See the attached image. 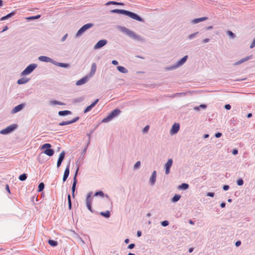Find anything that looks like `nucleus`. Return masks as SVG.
<instances>
[{"instance_id":"nucleus-29","label":"nucleus","mask_w":255,"mask_h":255,"mask_svg":"<svg viewBox=\"0 0 255 255\" xmlns=\"http://www.w3.org/2000/svg\"><path fill=\"white\" fill-rule=\"evenodd\" d=\"M94 196H99L102 197L105 196L106 198H109V195H108L107 194H106L105 195L104 192L102 191H99L95 192V193L94 194Z\"/></svg>"},{"instance_id":"nucleus-53","label":"nucleus","mask_w":255,"mask_h":255,"mask_svg":"<svg viewBox=\"0 0 255 255\" xmlns=\"http://www.w3.org/2000/svg\"><path fill=\"white\" fill-rule=\"evenodd\" d=\"M135 247V244H130L128 246V249H132Z\"/></svg>"},{"instance_id":"nucleus-15","label":"nucleus","mask_w":255,"mask_h":255,"mask_svg":"<svg viewBox=\"0 0 255 255\" xmlns=\"http://www.w3.org/2000/svg\"><path fill=\"white\" fill-rule=\"evenodd\" d=\"M65 154V151H64V150L62 151L60 153L58 160H57V168H59L61 166V163L64 159Z\"/></svg>"},{"instance_id":"nucleus-45","label":"nucleus","mask_w":255,"mask_h":255,"mask_svg":"<svg viewBox=\"0 0 255 255\" xmlns=\"http://www.w3.org/2000/svg\"><path fill=\"white\" fill-rule=\"evenodd\" d=\"M141 163L140 161H137L133 165V169L134 170L138 168L140 166Z\"/></svg>"},{"instance_id":"nucleus-11","label":"nucleus","mask_w":255,"mask_h":255,"mask_svg":"<svg viewBox=\"0 0 255 255\" xmlns=\"http://www.w3.org/2000/svg\"><path fill=\"white\" fill-rule=\"evenodd\" d=\"M107 43V40L106 39H102L99 40L94 46V49H98L104 46Z\"/></svg>"},{"instance_id":"nucleus-7","label":"nucleus","mask_w":255,"mask_h":255,"mask_svg":"<svg viewBox=\"0 0 255 255\" xmlns=\"http://www.w3.org/2000/svg\"><path fill=\"white\" fill-rule=\"evenodd\" d=\"M17 128V125L16 124L10 125L6 128L1 130L0 131V133L3 135L9 134L12 132L13 131H14V130H15Z\"/></svg>"},{"instance_id":"nucleus-33","label":"nucleus","mask_w":255,"mask_h":255,"mask_svg":"<svg viewBox=\"0 0 255 255\" xmlns=\"http://www.w3.org/2000/svg\"><path fill=\"white\" fill-rule=\"evenodd\" d=\"M106 4L107 5H109L110 4L123 5H124V3L122 2H117V1H110L107 2L106 3Z\"/></svg>"},{"instance_id":"nucleus-6","label":"nucleus","mask_w":255,"mask_h":255,"mask_svg":"<svg viewBox=\"0 0 255 255\" xmlns=\"http://www.w3.org/2000/svg\"><path fill=\"white\" fill-rule=\"evenodd\" d=\"M37 67L35 63H32L27 66L26 68L21 72V75H27L31 73Z\"/></svg>"},{"instance_id":"nucleus-55","label":"nucleus","mask_w":255,"mask_h":255,"mask_svg":"<svg viewBox=\"0 0 255 255\" xmlns=\"http://www.w3.org/2000/svg\"><path fill=\"white\" fill-rule=\"evenodd\" d=\"M222 134L221 132H218L215 133V136L216 138H219L222 136Z\"/></svg>"},{"instance_id":"nucleus-56","label":"nucleus","mask_w":255,"mask_h":255,"mask_svg":"<svg viewBox=\"0 0 255 255\" xmlns=\"http://www.w3.org/2000/svg\"><path fill=\"white\" fill-rule=\"evenodd\" d=\"M224 108L227 110H229L231 109V106L229 104H226L225 105Z\"/></svg>"},{"instance_id":"nucleus-16","label":"nucleus","mask_w":255,"mask_h":255,"mask_svg":"<svg viewBox=\"0 0 255 255\" xmlns=\"http://www.w3.org/2000/svg\"><path fill=\"white\" fill-rule=\"evenodd\" d=\"M98 102H99L98 99L95 100L91 105L87 106L85 108V109L84 111V113H88L89 111H90L91 110V109L96 106V105L98 103Z\"/></svg>"},{"instance_id":"nucleus-28","label":"nucleus","mask_w":255,"mask_h":255,"mask_svg":"<svg viewBox=\"0 0 255 255\" xmlns=\"http://www.w3.org/2000/svg\"><path fill=\"white\" fill-rule=\"evenodd\" d=\"M117 70L122 73L126 74L128 72V70L124 67L122 66H118Z\"/></svg>"},{"instance_id":"nucleus-34","label":"nucleus","mask_w":255,"mask_h":255,"mask_svg":"<svg viewBox=\"0 0 255 255\" xmlns=\"http://www.w3.org/2000/svg\"><path fill=\"white\" fill-rule=\"evenodd\" d=\"M100 214L106 218H109L111 215L110 211L108 210L105 212H101Z\"/></svg>"},{"instance_id":"nucleus-24","label":"nucleus","mask_w":255,"mask_h":255,"mask_svg":"<svg viewBox=\"0 0 255 255\" xmlns=\"http://www.w3.org/2000/svg\"><path fill=\"white\" fill-rule=\"evenodd\" d=\"M29 80H30L29 78L22 77L17 80V83L18 85L24 84L27 83Z\"/></svg>"},{"instance_id":"nucleus-48","label":"nucleus","mask_w":255,"mask_h":255,"mask_svg":"<svg viewBox=\"0 0 255 255\" xmlns=\"http://www.w3.org/2000/svg\"><path fill=\"white\" fill-rule=\"evenodd\" d=\"M237 184L238 186H242L244 184V181L242 178L239 179L237 181Z\"/></svg>"},{"instance_id":"nucleus-30","label":"nucleus","mask_w":255,"mask_h":255,"mask_svg":"<svg viewBox=\"0 0 255 255\" xmlns=\"http://www.w3.org/2000/svg\"><path fill=\"white\" fill-rule=\"evenodd\" d=\"M50 105H52V106L55 105L63 106V105H65V103H62V102H60V101H56V100L50 101Z\"/></svg>"},{"instance_id":"nucleus-52","label":"nucleus","mask_w":255,"mask_h":255,"mask_svg":"<svg viewBox=\"0 0 255 255\" xmlns=\"http://www.w3.org/2000/svg\"><path fill=\"white\" fill-rule=\"evenodd\" d=\"M95 129V128H94V129H93L91 130L90 131V132H89V133H86V135H87V136H88V138H91V134H92V133L94 132V131Z\"/></svg>"},{"instance_id":"nucleus-13","label":"nucleus","mask_w":255,"mask_h":255,"mask_svg":"<svg viewBox=\"0 0 255 255\" xmlns=\"http://www.w3.org/2000/svg\"><path fill=\"white\" fill-rule=\"evenodd\" d=\"M70 161L69 162L67 165L66 166V167L65 169L63 177V181L65 182L67 178L69 176V173H70Z\"/></svg>"},{"instance_id":"nucleus-62","label":"nucleus","mask_w":255,"mask_h":255,"mask_svg":"<svg viewBox=\"0 0 255 255\" xmlns=\"http://www.w3.org/2000/svg\"><path fill=\"white\" fill-rule=\"evenodd\" d=\"M241 245V242L240 241H238L235 243V246L236 247H239Z\"/></svg>"},{"instance_id":"nucleus-39","label":"nucleus","mask_w":255,"mask_h":255,"mask_svg":"<svg viewBox=\"0 0 255 255\" xmlns=\"http://www.w3.org/2000/svg\"><path fill=\"white\" fill-rule=\"evenodd\" d=\"M27 177V174L25 173H23L19 175V176L18 177V179L19 180L23 181L26 179Z\"/></svg>"},{"instance_id":"nucleus-10","label":"nucleus","mask_w":255,"mask_h":255,"mask_svg":"<svg viewBox=\"0 0 255 255\" xmlns=\"http://www.w3.org/2000/svg\"><path fill=\"white\" fill-rule=\"evenodd\" d=\"M25 106V103H21L15 107H14L11 111V114H14L20 111Z\"/></svg>"},{"instance_id":"nucleus-63","label":"nucleus","mask_w":255,"mask_h":255,"mask_svg":"<svg viewBox=\"0 0 255 255\" xmlns=\"http://www.w3.org/2000/svg\"><path fill=\"white\" fill-rule=\"evenodd\" d=\"M112 64H113L114 65H117L119 64L118 61H117L116 60H113L112 61Z\"/></svg>"},{"instance_id":"nucleus-36","label":"nucleus","mask_w":255,"mask_h":255,"mask_svg":"<svg viewBox=\"0 0 255 255\" xmlns=\"http://www.w3.org/2000/svg\"><path fill=\"white\" fill-rule=\"evenodd\" d=\"M181 198V195L175 194L172 198L171 201L173 202H176L179 200Z\"/></svg>"},{"instance_id":"nucleus-64","label":"nucleus","mask_w":255,"mask_h":255,"mask_svg":"<svg viewBox=\"0 0 255 255\" xmlns=\"http://www.w3.org/2000/svg\"><path fill=\"white\" fill-rule=\"evenodd\" d=\"M209 41H210V39L209 38H205V39H203L202 42L203 43H206L209 42Z\"/></svg>"},{"instance_id":"nucleus-3","label":"nucleus","mask_w":255,"mask_h":255,"mask_svg":"<svg viewBox=\"0 0 255 255\" xmlns=\"http://www.w3.org/2000/svg\"><path fill=\"white\" fill-rule=\"evenodd\" d=\"M121 113V111L120 109L118 108L115 109L108 116L102 120V123H106L112 121L114 118L120 115Z\"/></svg>"},{"instance_id":"nucleus-25","label":"nucleus","mask_w":255,"mask_h":255,"mask_svg":"<svg viewBox=\"0 0 255 255\" xmlns=\"http://www.w3.org/2000/svg\"><path fill=\"white\" fill-rule=\"evenodd\" d=\"M208 19L207 17H200L198 18L194 19L192 20V23L193 24H196L199 22H202L203 21H204L205 20H207Z\"/></svg>"},{"instance_id":"nucleus-8","label":"nucleus","mask_w":255,"mask_h":255,"mask_svg":"<svg viewBox=\"0 0 255 255\" xmlns=\"http://www.w3.org/2000/svg\"><path fill=\"white\" fill-rule=\"evenodd\" d=\"M126 15L128 16L129 17L135 19L137 21L143 22V19L140 17L138 14L133 12L127 10Z\"/></svg>"},{"instance_id":"nucleus-47","label":"nucleus","mask_w":255,"mask_h":255,"mask_svg":"<svg viewBox=\"0 0 255 255\" xmlns=\"http://www.w3.org/2000/svg\"><path fill=\"white\" fill-rule=\"evenodd\" d=\"M169 222L167 220H164L161 222V225L163 227H166L169 225Z\"/></svg>"},{"instance_id":"nucleus-23","label":"nucleus","mask_w":255,"mask_h":255,"mask_svg":"<svg viewBox=\"0 0 255 255\" xmlns=\"http://www.w3.org/2000/svg\"><path fill=\"white\" fill-rule=\"evenodd\" d=\"M53 65H54L55 66H57L60 67H63V68H68V67H69V64L58 62H57L56 61H54V62L53 63Z\"/></svg>"},{"instance_id":"nucleus-32","label":"nucleus","mask_w":255,"mask_h":255,"mask_svg":"<svg viewBox=\"0 0 255 255\" xmlns=\"http://www.w3.org/2000/svg\"><path fill=\"white\" fill-rule=\"evenodd\" d=\"M189 188V185L187 183H182L178 186V189L180 190H186Z\"/></svg>"},{"instance_id":"nucleus-35","label":"nucleus","mask_w":255,"mask_h":255,"mask_svg":"<svg viewBox=\"0 0 255 255\" xmlns=\"http://www.w3.org/2000/svg\"><path fill=\"white\" fill-rule=\"evenodd\" d=\"M40 17H41V15L40 14H38L35 16H31L27 17L26 18V19L27 21H29V20H34V19H37L39 18Z\"/></svg>"},{"instance_id":"nucleus-54","label":"nucleus","mask_w":255,"mask_h":255,"mask_svg":"<svg viewBox=\"0 0 255 255\" xmlns=\"http://www.w3.org/2000/svg\"><path fill=\"white\" fill-rule=\"evenodd\" d=\"M214 195L215 194L213 192H208L206 195L208 197H213L214 196Z\"/></svg>"},{"instance_id":"nucleus-46","label":"nucleus","mask_w":255,"mask_h":255,"mask_svg":"<svg viewBox=\"0 0 255 255\" xmlns=\"http://www.w3.org/2000/svg\"><path fill=\"white\" fill-rule=\"evenodd\" d=\"M228 35L232 38H234L236 36L235 34L231 31L228 30L227 31Z\"/></svg>"},{"instance_id":"nucleus-18","label":"nucleus","mask_w":255,"mask_h":255,"mask_svg":"<svg viewBox=\"0 0 255 255\" xmlns=\"http://www.w3.org/2000/svg\"><path fill=\"white\" fill-rule=\"evenodd\" d=\"M156 171H153L149 179V182L151 185H154L156 181Z\"/></svg>"},{"instance_id":"nucleus-17","label":"nucleus","mask_w":255,"mask_h":255,"mask_svg":"<svg viewBox=\"0 0 255 255\" xmlns=\"http://www.w3.org/2000/svg\"><path fill=\"white\" fill-rule=\"evenodd\" d=\"M90 77L88 76H85L76 82V85L77 86H80L83 85L87 82Z\"/></svg>"},{"instance_id":"nucleus-4","label":"nucleus","mask_w":255,"mask_h":255,"mask_svg":"<svg viewBox=\"0 0 255 255\" xmlns=\"http://www.w3.org/2000/svg\"><path fill=\"white\" fill-rule=\"evenodd\" d=\"M187 59H188V55L184 56L183 58H182L179 60H178L175 64H174L171 66L166 67L165 70L166 71H171V70H173L177 68L178 67L183 65L186 62Z\"/></svg>"},{"instance_id":"nucleus-31","label":"nucleus","mask_w":255,"mask_h":255,"mask_svg":"<svg viewBox=\"0 0 255 255\" xmlns=\"http://www.w3.org/2000/svg\"><path fill=\"white\" fill-rule=\"evenodd\" d=\"M207 108V105L205 104H201L199 106L195 107L193 110L195 111H199L201 109H205Z\"/></svg>"},{"instance_id":"nucleus-21","label":"nucleus","mask_w":255,"mask_h":255,"mask_svg":"<svg viewBox=\"0 0 255 255\" xmlns=\"http://www.w3.org/2000/svg\"><path fill=\"white\" fill-rule=\"evenodd\" d=\"M97 69V65L95 63H93L91 65L90 72L89 73V77H92L95 73Z\"/></svg>"},{"instance_id":"nucleus-14","label":"nucleus","mask_w":255,"mask_h":255,"mask_svg":"<svg viewBox=\"0 0 255 255\" xmlns=\"http://www.w3.org/2000/svg\"><path fill=\"white\" fill-rule=\"evenodd\" d=\"M38 60L42 62H50L53 64V63L54 62V60L51 59L50 57H48L47 56H40L38 57Z\"/></svg>"},{"instance_id":"nucleus-44","label":"nucleus","mask_w":255,"mask_h":255,"mask_svg":"<svg viewBox=\"0 0 255 255\" xmlns=\"http://www.w3.org/2000/svg\"><path fill=\"white\" fill-rule=\"evenodd\" d=\"M199 33V32H194L190 35H189L188 36V38L190 40H191V39H193L196 36V35Z\"/></svg>"},{"instance_id":"nucleus-59","label":"nucleus","mask_w":255,"mask_h":255,"mask_svg":"<svg viewBox=\"0 0 255 255\" xmlns=\"http://www.w3.org/2000/svg\"><path fill=\"white\" fill-rule=\"evenodd\" d=\"M149 128V126H146L143 128L142 131H143V132H145L147 130H148Z\"/></svg>"},{"instance_id":"nucleus-5","label":"nucleus","mask_w":255,"mask_h":255,"mask_svg":"<svg viewBox=\"0 0 255 255\" xmlns=\"http://www.w3.org/2000/svg\"><path fill=\"white\" fill-rule=\"evenodd\" d=\"M94 26L92 23H88L82 26L77 31L76 36L77 37H80L83 33H84L87 30L91 28Z\"/></svg>"},{"instance_id":"nucleus-41","label":"nucleus","mask_w":255,"mask_h":255,"mask_svg":"<svg viewBox=\"0 0 255 255\" xmlns=\"http://www.w3.org/2000/svg\"><path fill=\"white\" fill-rule=\"evenodd\" d=\"M44 188V184L43 182H41L39 184L38 186V191L41 192Z\"/></svg>"},{"instance_id":"nucleus-43","label":"nucleus","mask_w":255,"mask_h":255,"mask_svg":"<svg viewBox=\"0 0 255 255\" xmlns=\"http://www.w3.org/2000/svg\"><path fill=\"white\" fill-rule=\"evenodd\" d=\"M68 207L69 209H71L72 208V203L71 200V196L70 194L68 195Z\"/></svg>"},{"instance_id":"nucleus-42","label":"nucleus","mask_w":255,"mask_h":255,"mask_svg":"<svg viewBox=\"0 0 255 255\" xmlns=\"http://www.w3.org/2000/svg\"><path fill=\"white\" fill-rule=\"evenodd\" d=\"M70 123H71V122H70V121H63L61 123H59L58 125L60 126H65V125H70V124H71Z\"/></svg>"},{"instance_id":"nucleus-58","label":"nucleus","mask_w":255,"mask_h":255,"mask_svg":"<svg viewBox=\"0 0 255 255\" xmlns=\"http://www.w3.org/2000/svg\"><path fill=\"white\" fill-rule=\"evenodd\" d=\"M78 170H79V166L77 167V169L75 171V174H74V178L73 179H77V174H78Z\"/></svg>"},{"instance_id":"nucleus-50","label":"nucleus","mask_w":255,"mask_h":255,"mask_svg":"<svg viewBox=\"0 0 255 255\" xmlns=\"http://www.w3.org/2000/svg\"><path fill=\"white\" fill-rule=\"evenodd\" d=\"M185 94L183 93H175V94H173V95L170 96V97L171 98H174L176 96H180V95H184Z\"/></svg>"},{"instance_id":"nucleus-19","label":"nucleus","mask_w":255,"mask_h":255,"mask_svg":"<svg viewBox=\"0 0 255 255\" xmlns=\"http://www.w3.org/2000/svg\"><path fill=\"white\" fill-rule=\"evenodd\" d=\"M253 57V55H250V56H247L246 57H244L243 58H242L241 59L239 60V61H238L236 63H235V65H240V64H242L243 63L246 62V61H247L250 59H251Z\"/></svg>"},{"instance_id":"nucleus-9","label":"nucleus","mask_w":255,"mask_h":255,"mask_svg":"<svg viewBox=\"0 0 255 255\" xmlns=\"http://www.w3.org/2000/svg\"><path fill=\"white\" fill-rule=\"evenodd\" d=\"M173 164V160L171 158L168 159L167 162L165 164V173L166 175L170 173V168Z\"/></svg>"},{"instance_id":"nucleus-61","label":"nucleus","mask_w":255,"mask_h":255,"mask_svg":"<svg viewBox=\"0 0 255 255\" xmlns=\"http://www.w3.org/2000/svg\"><path fill=\"white\" fill-rule=\"evenodd\" d=\"M238 153V150L236 148L234 149L232 151V154L234 155H236Z\"/></svg>"},{"instance_id":"nucleus-22","label":"nucleus","mask_w":255,"mask_h":255,"mask_svg":"<svg viewBox=\"0 0 255 255\" xmlns=\"http://www.w3.org/2000/svg\"><path fill=\"white\" fill-rule=\"evenodd\" d=\"M15 13H16V10H13L11 12L7 14V15L2 17L0 19V20L2 21V20H6L7 19H8L9 18H10L12 16H13V15H14L15 14Z\"/></svg>"},{"instance_id":"nucleus-37","label":"nucleus","mask_w":255,"mask_h":255,"mask_svg":"<svg viewBox=\"0 0 255 255\" xmlns=\"http://www.w3.org/2000/svg\"><path fill=\"white\" fill-rule=\"evenodd\" d=\"M93 193L92 192H89L86 198V203H88L89 202V203L92 202V199L91 198V196L92 195Z\"/></svg>"},{"instance_id":"nucleus-26","label":"nucleus","mask_w":255,"mask_h":255,"mask_svg":"<svg viewBox=\"0 0 255 255\" xmlns=\"http://www.w3.org/2000/svg\"><path fill=\"white\" fill-rule=\"evenodd\" d=\"M77 183V179H75V178L73 179V182L72 184V189H71L73 197H74V196H75L74 193H75V191L76 190Z\"/></svg>"},{"instance_id":"nucleus-40","label":"nucleus","mask_w":255,"mask_h":255,"mask_svg":"<svg viewBox=\"0 0 255 255\" xmlns=\"http://www.w3.org/2000/svg\"><path fill=\"white\" fill-rule=\"evenodd\" d=\"M85 98L84 97H80L73 100L74 103H80L84 101Z\"/></svg>"},{"instance_id":"nucleus-57","label":"nucleus","mask_w":255,"mask_h":255,"mask_svg":"<svg viewBox=\"0 0 255 255\" xmlns=\"http://www.w3.org/2000/svg\"><path fill=\"white\" fill-rule=\"evenodd\" d=\"M223 189L224 191H227L229 189V186L228 185H224L223 187Z\"/></svg>"},{"instance_id":"nucleus-20","label":"nucleus","mask_w":255,"mask_h":255,"mask_svg":"<svg viewBox=\"0 0 255 255\" xmlns=\"http://www.w3.org/2000/svg\"><path fill=\"white\" fill-rule=\"evenodd\" d=\"M127 10L125 9H114L111 10L112 13H119L126 15Z\"/></svg>"},{"instance_id":"nucleus-60","label":"nucleus","mask_w":255,"mask_h":255,"mask_svg":"<svg viewBox=\"0 0 255 255\" xmlns=\"http://www.w3.org/2000/svg\"><path fill=\"white\" fill-rule=\"evenodd\" d=\"M67 36H68V34H65L63 36V37L62 38V39H61V41L62 42H64V41L66 40V38L67 37Z\"/></svg>"},{"instance_id":"nucleus-38","label":"nucleus","mask_w":255,"mask_h":255,"mask_svg":"<svg viewBox=\"0 0 255 255\" xmlns=\"http://www.w3.org/2000/svg\"><path fill=\"white\" fill-rule=\"evenodd\" d=\"M48 242V244L53 247H56L58 245V242L53 240H49Z\"/></svg>"},{"instance_id":"nucleus-2","label":"nucleus","mask_w":255,"mask_h":255,"mask_svg":"<svg viewBox=\"0 0 255 255\" xmlns=\"http://www.w3.org/2000/svg\"><path fill=\"white\" fill-rule=\"evenodd\" d=\"M121 30L123 32H124L126 34H127L129 37H130L131 39L137 40L138 41H140L141 42L144 41V39L143 38L141 37L140 36L136 35L134 32L126 27H122Z\"/></svg>"},{"instance_id":"nucleus-1","label":"nucleus","mask_w":255,"mask_h":255,"mask_svg":"<svg viewBox=\"0 0 255 255\" xmlns=\"http://www.w3.org/2000/svg\"><path fill=\"white\" fill-rule=\"evenodd\" d=\"M51 145L48 143H45L42 145L41 149L45 150L38 156V160L40 163L43 162L42 161L40 160V156L41 155L45 154L49 156H52L54 154V151L53 149L51 148Z\"/></svg>"},{"instance_id":"nucleus-49","label":"nucleus","mask_w":255,"mask_h":255,"mask_svg":"<svg viewBox=\"0 0 255 255\" xmlns=\"http://www.w3.org/2000/svg\"><path fill=\"white\" fill-rule=\"evenodd\" d=\"M91 203H89V202H88V203H86V206L88 210L90 211L91 212H93V210L91 207Z\"/></svg>"},{"instance_id":"nucleus-51","label":"nucleus","mask_w":255,"mask_h":255,"mask_svg":"<svg viewBox=\"0 0 255 255\" xmlns=\"http://www.w3.org/2000/svg\"><path fill=\"white\" fill-rule=\"evenodd\" d=\"M79 119V117H76L74 118H73L72 120H70V122H71V124H73L74 123H75L76 122H77L78 120Z\"/></svg>"},{"instance_id":"nucleus-27","label":"nucleus","mask_w":255,"mask_h":255,"mask_svg":"<svg viewBox=\"0 0 255 255\" xmlns=\"http://www.w3.org/2000/svg\"><path fill=\"white\" fill-rule=\"evenodd\" d=\"M72 112L68 110H64V111H60L58 112V115L60 116H65L68 115H71Z\"/></svg>"},{"instance_id":"nucleus-12","label":"nucleus","mask_w":255,"mask_h":255,"mask_svg":"<svg viewBox=\"0 0 255 255\" xmlns=\"http://www.w3.org/2000/svg\"><path fill=\"white\" fill-rule=\"evenodd\" d=\"M180 129V125L179 124L174 123L170 130V133L171 134H174L178 132Z\"/></svg>"}]
</instances>
